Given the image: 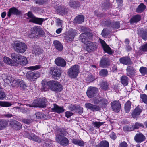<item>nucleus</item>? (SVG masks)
Listing matches in <instances>:
<instances>
[{"label":"nucleus","mask_w":147,"mask_h":147,"mask_svg":"<svg viewBox=\"0 0 147 147\" xmlns=\"http://www.w3.org/2000/svg\"><path fill=\"white\" fill-rule=\"evenodd\" d=\"M49 88L56 92H60L63 89L62 86L57 81L54 80L45 83L43 86L44 91H46Z\"/></svg>","instance_id":"1"},{"label":"nucleus","mask_w":147,"mask_h":147,"mask_svg":"<svg viewBox=\"0 0 147 147\" xmlns=\"http://www.w3.org/2000/svg\"><path fill=\"white\" fill-rule=\"evenodd\" d=\"M90 35L89 33H84L82 34L80 36L82 42L86 44V49L88 52L94 50L96 48L95 43L87 41L88 39L90 38L88 36V35Z\"/></svg>","instance_id":"2"},{"label":"nucleus","mask_w":147,"mask_h":147,"mask_svg":"<svg viewBox=\"0 0 147 147\" xmlns=\"http://www.w3.org/2000/svg\"><path fill=\"white\" fill-rule=\"evenodd\" d=\"M15 51L18 53H24L27 49L26 44L19 41H16L12 44Z\"/></svg>","instance_id":"3"},{"label":"nucleus","mask_w":147,"mask_h":147,"mask_svg":"<svg viewBox=\"0 0 147 147\" xmlns=\"http://www.w3.org/2000/svg\"><path fill=\"white\" fill-rule=\"evenodd\" d=\"M46 100L45 98L36 99L32 104L27 105L30 107H46Z\"/></svg>","instance_id":"4"},{"label":"nucleus","mask_w":147,"mask_h":147,"mask_svg":"<svg viewBox=\"0 0 147 147\" xmlns=\"http://www.w3.org/2000/svg\"><path fill=\"white\" fill-rule=\"evenodd\" d=\"M64 135L62 133L57 134L56 136L55 140L56 142L62 146H67L69 144V141Z\"/></svg>","instance_id":"5"},{"label":"nucleus","mask_w":147,"mask_h":147,"mask_svg":"<svg viewBox=\"0 0 147 147\" xmlns=\"http://www.w3.org/2000/svg\"><path fill=\"white\" fill-rule=\"evenodd\" d=\"M27 16L29 22L40 25H42L43 22L46 20L45 19L36 17L30 11L27 13Z\"/></svg>","instance_id":"6"},{"label":"nucleus","mask_w":147,"mask_h":147,"mask_svg":"<svg viewBox=\"0 0 147 147\" xmlns=\"http://www.w3.org/2000/svg\"><path fill=\"white\" fill-rule=\"evenodd\" d=\"M79 66L78 65L73 66L68 70V75L71 78H76L79 73Z\"/></svg>","instance_id":"7"},{"label":"nucleus","mask_w":147,"mask_h":147,"mask_svg":"<svg viewBox=\"0 0 147 147\" xmlns=\"http://www.w3.org/2000/svg\"><path fill=\"white\" fill-rule=\"evenodd\" d=\"M10 83L12 86H19L23 89L25 88L26 87L24 82L21 79L15 80L11 78Z\"/></svg>","instance_id":"8"},{"label":"nucleus","mask_w":147,"mask_h":147,"mask_svg":"<svg viewBox=\"0 0 147 147\" xmlns=\"http://www.w3.org/2000/svg\"><path fill=\"white\" fill-rule=\"evenodd\" d=\"M98 89L96 87H90L88 88L86 94L88 97L90 98L94 97L96 95Z\"/></svg>","instance_id":"9"},{"label":"nucleus","mask_w":147,"mask_h":147,"mask_svg":"<svg viewBox=\"0 0 147 147\" xmlns=\"http://www.w3.org/2000/svg\"><path fill=\"white\" fill-rule=\"evenodd\" d=\"M111 106L113 111L118 113L120 111L121 105L119 101L115 100L111 103Z\"/></svg>","instance_id":"10"},{"label":"nucleus","mask_w":147,"mask_h":147,"mask_svg":"<svg viewBox=\"0 0 147 147\" xmlns=\"http://www.w3.org/2000/svg\"><path fill=\"white\" fill-rule=\"evenodd\" d=\"M39 77V74L37 73H34L32 71H29L26 75L27 78L31 81H35Z\"/></svg>","instance_id":"11"},{"label":"nucleus","mask_w":147,"mask_h":147,"mask_svg":"<svg viewBox=\"0 0 147 147\" xmlns=\"http://www.w3.org/2000/svg\"><path fill=\"white\" fill-rule=\"evenodd\" d=\"M24 134L27 138L33 141L39 143L41 142L40 138L37 136H35L34 134H30L28 132H26L24 133Z\"/></svg>","instance_id":"12"},{"label":"nucleus","mask_w":147,"mask_h":147,"mask_svg":"<svg viewBox=\"0 0 147 147\" xmlns=\"http://www.w3.org/2000/svg\"><path fill=\"white\" fill-rule=\"evenodd\" d=\"M77 34V32L75 30L70 31L66 34L65 39L67 41H72L73 40L74 36Z\"/></svg>","instance_id":"13"},{"label":"nucleus","mask_w":147,"mask_h":147,"mask_svg":"<svg viewBox=\"0 0 147 147\" xmlns=\"http://www.w3.org/2000/svg\"><path fill=\"white\" fill-rule=\"evenodd\" d=\"M55 62L57 66L62 67H65L66 64L65 60L61 57L56 58L55 60Z\"/></svg>","instance_id":"14"},{"label":"nucleus","mask_w":147,"mask_h":147,"mask_svg":"<svg viewBox=\"0 0 147 147\" xmlns=\"http://www.w3.org/2000/svg\"><path fill=\"white\" fill-rule=\"evenodd\" d=\"M100 40L102 46L103 48L104 51L109 54H111L112 53V52L110 47L106 44L103 40L100 39Z\"/></svg>","instance_id":"15"},{"label":"nucleus","mask_w":147,"mask_h":147,"mask_svg":"<svg viewBox=\"0 0 147 147\" xmlns=\"http://www.w3.org/2000/svg\"><path fill=\"white\" fill-rule=\"evenodd\" d=\"M110 63L109 59L107 58L103 57L100 62V66L103 67H107L109 66Z\"/></svg>","instance_id":"16"},{"label":"nucleus","mask_w":147,"mask_h":147,"mask_svg":"<svg viewBox=\"0 0 147 147\" xmlns=\"http://www.w3.org/2000/svg\"><path fill=\"white\" fill-rule=\"evenodd\" d=\"M85 105L87 108L92 111H99L100 109V108L99 106L94 105L90 103H86Z\"/></svg>","instance_id":"17"},{"label":"nucleus","mask_w":147,"mask_h":147,"mask_svg":"<svg viewBox=\"0 0 147 147\" xmlns=\"http://www.w3.org/2000/svg\"><path fill=\"white\" fill-rule=\"evenodd\" d=\"M134 139L137 143H141L145 140V137L142 134L139 133L136 135Z\"/></svg>","instance_id":"18"},{"label":"nucleus","mask_w":147,"mask_h":147,"mask_svg":"<svg viewBox=\"0 0 147 147\" xmlns=\"http://www.w3.org/2000/svg\"><path fill=\"white\" fill-rule=\"evenodd\" d=\"M57 12L62 16L66 15L68 12V9L64 7L59 6L55 8Z\"/></svg>","instance_id":"19"},{"label":"nucleus","mask_w":147,"mask_h":147,"mask_svg":"<svg viewBox=\"0 0 147 147\" xmlns=\"http://www.w3.org/2000/svg\"><path fill=\"white\" fill-rule=\"evenodd\" d=\"M135 70L132 67L128 66L127 68V74L131 77L134 76L135 73Z\"/></svg>","instance_id":"20"},{"label":"nucleus","mask_w":147,"mask_h":147,"mask_svg":"<svg viewBox=\"0 0 147 147\" xmlns=\"http://www.w3.org/2000/svg\"><path fill=\"white\" fill-rule=\"evenodd\" d=\"M53 111L56 112L58 113L63 112L64 109L63 107H60L56 104L53 105V107L52 108Z\"/></svg>","instance_id":"21"},{"label":"nucleus","mask_w":147,"mask_h":147,"mask_svg":"<svg viewBox=\"0 0 147 147\" xmlns=\"http://www.w3.org/2000/svg\"><path fill=\"white\" fill-rule=\"evenodd\" d=\"M22 55L15 53L11 54V57L13 61L17 64L19 62V59Z\"/></svg>","instance_id":"22"},{"label":"nucleus","mask_w":147,"mask_h":147,"mask_svg":"<svg viewBox=\"0 0 147 147\" xmlns=\"http://www.w3.org/2000/svg\"><path fill=\"white\" fill-rule=\"evenodd\" d=\"M119 61L121 63L126 65H130L131 63L130 58L127 57L121 58L119 59Z\"/></svg>","instance_id":"23"},{"label":"nucleus","mask_w":147,"mask_h":147,"mask_svg":"<svg viewBox=\"0 0 147 147\" xmlns=\"http://www.w3.org/2000/svg\"><path fill=\"white\" fill-rule=\"evenodd\" d=\"M84 22V16L82 15L77 16L74 19V22L76 24L82 23Z\"/></svg>","instance_id":"24"},{"label":"nucleus","mask_w":147,"mask_h":147,"mask_svg":"<svg viewBox=\"0 0 147 147\" xmlns=\"http://www.w3.org/2000/svg\"><path fill=\"white\" fill-rule=\"evenodd\" d=\"M20 13V12L16 8L13 7L9 9L8 13L7 16L9 17H10L12 14L15 15H19Z\"/></svg>","instance_id":"25"},{"label":"nucleus","mask_w":147,"mask_h":147,"mask_svg":"<svg viewBox=\"0 0 147 147\" xmlns=\"http://www.w3.org/2000/svg\"><path fill=\"white\" fill-rule=\"evenodd\" d=\"M142 111V109L139 107H136L132 113L133 117L135 118L139 115Z\"/></svg>","instance_id":"26"},{"label":"nucleus","mask_w":147,"mask_h":147,"mask_svg":"<svg viewBox=\"0 0 147 147\" xmlns=\"http://www.w3.org/2000/svg\"><path fill=\"white\" fill-rule=\"evenodd\" d=\"M3 61L4 63L9 65L11 66L15 65L12 60L7 57H4L3 58Z\"/></svg>","instance_id":"27"},{"label":"nucleus","mask_w":147,"mask_h":147,"mask_svg":"<svg viewBox=\"0 0 147 147\" xmlns=\"http://www.w3.org/2000/svg\"><path fill=\"white\" fill-rule=\"evenodd\" d=\"M141 19V16L139 15H135L130 20V23L131 24L134 23H137L140 21Z\"/></svg>","instance_id":"28"},{"label":"nucleus","mask_w":147,"mask_h":147,"mask_svg":"<svg viewBox=\"0 0 147 147\" xmlns=\"http://www.w3.org/2000/svg\"><path fill=\"white\" fill-rule=\"evenodd\" d=\"M53 44L57 50L61 51L62 49L63 45L59 41L55 40L53 42Z\"/></svg>","instance_id":"29"},{"label":"nucleus","mask_w":147,"mask_h":147,"mask_svg":"<svg viewBox=\"0 0 147 147\" xmlns=\"http://www.w3.org/2000/svg\"><path fill=\"white\" fill-rule=\"evenodd\" d=\"M72 143L75 144L80 146H82L84 145V142L82 140L74 139L72 140Z\"/></svg>","instance_id":"30"},{"label":"nucleus","mask_w":147,"mask_h":147,"mask_svg":"<svg viewBox=\"0 0 147 147\" xmlns=\"http://www.w3.org/2000/svg\"><path fill=\"white\" fill-rule=\"evenodd\" d=\"M11 123L13 125V127L17 129H20L21 128L22 125L21 123L15 120L12 121Z\"/></svg>","instance_id":"31"},{"label":"nucleus","mask_w":147,"mask_h":147,"mask_svg":"<svg viewBox=\"0 0 147 147\" xmlns=\"http://www.w3.org/2000/svg\"><path fill=\"white\" fill-rule=\"evenodd\" d=\"M50 71L52 72V74L54 76L59 77L61 75L59 70L57 69H54L53 68H51Z\"/></svg>","instance_id":"32"},{"label":"nucleus","mask_w":147,"mask_h":147,"mask_svg":"<svg viewBox=\"0 0 147 147\" xmlns=\"http://www.w3.org/2000/svg\"><path fill=\"white\" fill-rule=\"evenodd\" d=\"M140 34L143 39L147 40V29L142 30Z\"/></svg>","instance_id":"33"},{"label":"nucleus","mask_w":147,"mask_h":147,"mask_svg":"<svg viewBox=\"0 0 147 147\" xmlns=\"http://www.w3.org/2000/svg\"><path fill=\"white\" fill-rule=\"evenodd\" d=\"M19 60V62L18 63V64L25 65L28 63L27 59L26 57L24 56H22Z\"/></svg>","instance_id":"34"},{"label":"nucleus","mask_w":147,"mask_h":147,"mask_svg":"<svg viewBox=\"0 0 147 147\" xmlns=\"http://www.w3.org/2000/svg\"><path fill=\"white\" fill-rule=\"evenodd\" d=\"M7 125V123L5 120L0 119V130H1L6 127Z\"/></svg>","instance_id":"35"},{"label":"nucleus","mask_w":147,"mask_h":147,"mask_svg":"<svg viewBox=\"0 0 147 147\" xmlns=\"http://www.w3.org/2000/svg\"><path fill=\"white\" fill-rule=\"evenodd\" d=\"M121 83L125 86H126L128 84V78L126 76H122L121 79Z\"/></svg>","instance_id":"36"},{"label":"nucleus","mask_w":147,"mask_h":147,"mask_svg":"<svg viewBox=\"0 0 147 147\" xmlns=\"http://www.w3.org/2000/svg\"><path fill=\"white\" fill-rule=\"evenodd\" d=\"M109 143L106 141H103L100 142V143L96 145V147H109Z\"/></svg>","instance_id":"37"},{"label":"nucleus","mask_w":147,"mask_h":147,"mask_svg":"<svg viewBox=\"0 0 147 147\" xmlns=\"http://www.w3.org/2000/svg\"><path fill=\"white\" fill-rule=\"evenodd\" d=\"M146 8V6L143 3H141L138 7L136 11L138 13L142 12Z\"/></svg>","instance_id":"38"},{"label":"nucleus","mask_w":147,"mask_h":147,"mask_svg":"<svg viewBox=\"0 0 147 147\" xmlns=\"http://www.w3.org/2000/svg\"><path fill=\"white\" fill-rule=\"evenodd\" d=\"M131 102L129 100L127 101L125 104V109L126 112L128 113L130 111L131 108Z\"/></svg>","instance_id":"39"},{"label":"nucleus","mask_w":147,"mask_h":147,"mask_svg":"<svg viewBox=\"0 0 147 147\" xmlns=\"http://www.w3.org/2000/svg\"><path fill=\"white\" fill-rule=\"evenodd\" d=\"M43 52V50L42 49L37 47L34 48L32 52L33 53H34L35 55H36L40 54L42 53Z\"/></svg>","instance_id":"40"},{"label":"nucleus","mask_w":147,"mask_h":147,"mask_svg":"<svg viewBox=\"0 0 147 147\" xmlns=\"http://www.w3.org/2000/svg\"><path fill=\"white\" fill-rule=\"evenodd\" d=\"M110 26L113 29H116L119 28L120 24L119 22H112Z\"/></svg>","instance_id":"41"},{"label":"nucleus","mask_w":147,"mask_h":147,"mask_svg":"<svg viewBox=\"0 0 147 147\" xmlns=\"http://www.w3.org/2000/svg\"><path fill=\"white\" fill-rule=\"evenodd\" d=\"M79 3L77 1H70L69 3V6L72 7H76L79 6Z\"/></svg>","instance_id":"42"},{"label":"nucleus","mask_w":147,"mask_h":147,"mask_svg":"<svg viewBox=\"0 0 147 147\" xmlns=\"http://www.w3.org/2000/svg\"><path fill=\"white\" fill-rule=\"evenodd\" d=\"M133 130L138 129L140 127L143 128L144 125L141 123L138 122H136L134 125H132Z\"/></svg>","instance_id":"43"},{"label":"nucleus","mask_w":147,"mask_h":147,"mask_svg":"<svg viewBox=\"0 0 147 147\" xmlns=\"http://www.w3.org/2000/svg\"><path fill=\"white\" fill-rule=\"evenodd\" d=\"M139 71L142 75L147 74V68L145 67H141L140 68Z\"/></svg>","instance_id":"44"},{"label":"nucleus","mask_w":147,"mask_h":147,"mask_svg":"<svg viewBox=\"0 0 147 147\" xmlns=\"http://www.w3.org/2000/svg\"><path fill=\"white\" fill-rule=\"evenodd\" d=\"M99 75L103 77L106 76L108 75V71L106 69H102L99 72Z\"/></svg>","instance_id":"45"},{"label":"nucleus","mask_w":147,"mask_h":147,"mask_svg":"<svg viewBox=\"0 0 147 147\" xmlns=\"http://www.w3.org/2000/svg\"><path fill=\"white\" fill-rule=\"evenodd\" d=\"M140 50L142 52H147V43L139 47Z\"/></svg>","instance_id":"46"},{"label":"nucleus","mask_w":147,"mask_h":147,"mask_svg":"<svg viewBox=\"0 0 147 147\" xmlns=\"http://www.w3.org/2000/svg\"><path fill=\"white\" fill-rule=\"evenodd\" d=\"M11 105L9 102L0 101V106L2 107H8L10 106Z\"/></svg>","instance_id":"47"},{"label":"nucleus","mask_w":147,"mask_h":147,"mask_svg":"<svg viewBox=\"0 0 147 147\" xmlns=\"http://www.w3.org/2000/svg\"><path fill=\"white\" fill-rule=\"evenodd\" d=\"M101 88L104 90H106L108 88V84L106 82H102L100 84Z\"/></svg>","instance_id":"48"},{"label":"nucleus","mask_w":147,"mask_h":147,"mask_svg":"<svg viewBox=\"0 0 147 147\" xmlns=\"http://www.w3.org/2000/svg\"><path fill=\"white\" fill-rule=\"evenodd\" d=\"M103 123L100 122H93L92 124L94 127L97 128H99V127L103 125Z\"/></svg>","instance_id":"49"},{"label":"nucleus","mask_w":147,"mask_h":147,"mask_svg":"<svg viewBox=\"0 0 147 147\" xmlns=\"http://www.w3.org/2000/svg\"><path fill=\"white\" fill-rule=\"evenodd\" d=\"M140 97L142 101L144 103L147 104V96L145 94H142L141 95Z\"/></svg>","instance_id":"50"},{"label":"nucleus","mask_w":147,"mask_h":147,"mask_svg":"<svg viewBox=\"0 0 147 147\" xmlns=\"http://www.w3.org/2000/svg\"><path fill=\"white\" fill-rule=\"evenodd\" d=\"M40 67V66L39 65H36L35 66H32L28 67L27 69L29 70H32L38 69Z\"/></svg>","instance_id":"51"},{"label":"nucleus","mask_w":147,"mask_h":147,"mask_svg":"<svg viewBox=\"0 0 147 147\" xmlns=\"http://www.w3.org/2000/svg\"><path fill=\"white\" fill-rule=\"evenodd\" d=\"M22 122L24 123L29 124L33 121V120L30 119H22Z\"/></svg>","instance_id":"52"},{"label":"nucleus","mask_w":147,"mask_h":147,"mask_svg":"<svg viewBox=\"0 0 147 147\" xmlns=\"http://www.w3.org/2000/svg\"><path fill=\"white\" fill-rule=\"evenodd\" d=\"M123 129L125 131H131L133 130L132 126H128L127 125L123 127Z\"/></svg>","instance_id":"53"},{"label":"nucleus","mask_w":147,"mask_h":147,"mask_svg":"<svg viewBox=\"0 0 147 147\" xmlns=\"http://www.w3.org/2000/svg\"><path fill=\"white\" fill-rule=\"evenodd\" d=\"M54 18L55 19V22L57 24V25L61 26L62 27V25L63 21L60 20L59 18L55 17Z\"/></svg>","instance_id":"54"},{"label":"nucleus","mask_w":147,"mask_h":147,"mask_svg":"<svg viewBox=\"0 0 147 147\" xmlns=\"http://www.w3.org/2000/svg\"><path fill=\"white\" fill-rule=\"evenodd\" d=\"M108 103L107 100L104 98H101V105L102 106H105V105Z\"/></svg>","instance_id":"55"},{"label":"nucleus","mask_w":147,"mask_h":147,"mask_svg":"<svg viewBox=\"0 0 147 147\" xmlns=\"http://www.w3.org/2000/svg\"><path fill=\"white\" fill-rule=\"evenodd\" d=\"M109 33L107 30L106 29H104L102 31L101 35L103 37H105L107 36Z\"/></svg>","instance_id":"56"},{"label":"nucleus","mask_w":147,"mask_h":147,"mask_svg":"<svg viewBox=\"0 0 147 147\" xmlns=\"http://www.w3.org/2000/svg\"><path fill=\"white\" fill-rule=\"evenodd\" d=\"M101 98L98 99L95 98L94 100V103L95 104H99L100 106L101 105Z\"/></svg>","instance_id":"57"},{"label":"nucleus","mask_w":147,"mask_h":147,"mask_svg":"<svg viewBox=\"0 0 147 147\" xmlns=\"http://www.w3.org/2000/svg\"><path fill=\"white\" fill-rule=\"evenodd\" d=\"M39 29V28H34V30L32 31L31 32V34H32V35L34 34V35L32 36H30V38L35 37V35L37 34V32L35 31V30L38 31V30Z\"/></svg>","instance_id":"58"},{"label":"nucleus","mask_w":147,"mask_h":147,"mask_svg":"<svg viewBox=\"0 0 147 147\" xmlns=\"http://www.w3.org/2000/svg\"><path fill=\"white\" fill-rule=\"evenodd\" d=\"M94 79L95 78L94 76L91 75L89 76L86 79L87 81H88L89 82H90L92 81H93L94 80Z\"/></svg>","instance_id":"59"},{"label":"nucleus","mask_w":147,"mask_h":147,"mask_svg":"<svg viewBox=\"0 0 147 147\" xmlns=\"http://www.w3.org/2000/svg\"><path fill=\"white\" fill-rule=\"evenodd\" d=\"M52 142H53L51 140L48 139L45 142V146H49L52 144Z\"/></svg>","instance_id":"60"},{"label":"nucleus","mask_w":147,"mask_h":147,"mask_svg":"<svg viewBox=\"0 0 147 147\" xmlns=\"http://www.w3.org/2000/svg\"><path fill=\"white\" fill-rule=\"evenodd\" d=\"M5 96L4 93L3 91H0V100H3Z\"/></svg>","instance_id":"61"},{"label":"nucleus","mask_w":147,"mask_h":147,"mask_svg":"<svg viewBox=\"0 0 147 147\" xmlns=\"http://www.w3.org/2000/svg\"><path fill=\"white\" fill-rule=\"evenodd\" d=\"M65 116L67 118L70 117L71 116L73 115V113L70 111H67L65 112Z\"/></svg>","instance_id":"62"},{"label":"nucleus","mask_w":147,"mask_h":147,"mask_svg":"<svg viewBox=\"0 0 147 147\" xmlns=\"http://www.w3.org/2000/svg\"><path fill=\"white\" fill-rule=\"evenodd\" d=\"M128 145L125 142H123L121 143L119 145V147H127Z\"/></svg>","instance_id":"63"},{"label":"nucleus","mask_w":147,"mask_h":147,"mask_svg":"<svg viewBox=\"0 0 147 147\" xmlns=\"http://www.w3.org/2000/svg\"><path fill=\"white\" fill-rule=\"evenodd\" d=\"M110 136V138L113 140H115L117 138L116 135L113 132H112L111 133Z\"/></svg>","instance_id":"64"}]
</instances>
